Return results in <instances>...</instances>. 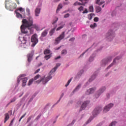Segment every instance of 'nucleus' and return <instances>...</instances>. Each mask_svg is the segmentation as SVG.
<instances>
[{
  "mask_svg": "<svg viewBox=\"0 0 126 126\" xmlns=\"http://www.w3.org/2000/svg\"><path fill=\"white\" fill-rule=\"evenodd\" d=\"M22 25L21 26V30L23 34H28V31L27 28L30 29L31 26L33 24V18L32 17H29L28 20L26 19H24L22 21Z\"/></svg>",
  "mask_w": 126,
  "mask_h": 126,
  "instance_id": "1",
  "label": "nucleus"
},
{
  "mask_svg": "<svg viewBox=\"0 0 126 126\" xmlns=\"http://www.w3.org/2000/svg\"><path fill=\"white\" fill-rule=\"evenodd\" d=\"M61 65V63H58L56 65V66L53 69H52L50 72L49 75L47 77H44L43 78L41 79L39 81H37L36 82H38V83H40L41 81H42L43 84H46L47 82L48 81H50L51 79H52V74L51 73H54V72H56V70L58 69V67Z\"/></svg>",
  "mask_w": 126,
  "mask_h": 126,
  "instance_id": "2",
  "label": "nucleus"
},
{
  "mask_svg": "<svg viewBox=\"0 0 126 126\" xmlns=\"http://www.w3.org/2000/svg\"><path fill=\"white\" fill-rule=\"evenodd\" d=\"M9 3H11L10 0H6L5 1V8L8 9V10H10V11H13L16 7H17V5L15 3H11V5H9Z\"/></svg>",
  "mask_w": 126,
  "mask_h": 126,
  "instance_id": "3",
  "label": "nucleus"
},
{
  "mask_svg": "<svg viewBox=\"0 0 126 126\" xmlns=\"http://www.w3.org/2000/svg\"><path fill=\"white\" fill-rule=\"evenodd\" d=\"M24 76H26V74H22L19 76V78H18L17 82L19 83L20 82V80H22V86L23 87H25L26 86V83H27V80H28V78L27 77H25L24 78H20L21 77H24Z\"/></svg>",
  "mask_w": 126,
  "mask_h": 126,
  "instance_id": "4",
  "label": "nucleus"
},
{
  "mask_svg": "<svg viewBox=\"0 0 126 126\" xmlns=\"http://www.w3.org/2000/svg\"><path fill=\"white\" fill-rule=\"evenodd\" d=\"M65 34H64V32H62V33L59 36V37H57L54 42L55 45H58L63 39L64 38Z\"/></svg>",
  "mask_w": 126,
  "mask_h": 126,
  "instance_id": "5",
  "label": "nucleus"
},
{
  "mask_svg": "<svg viewBox=\"0 0 126 126\" xmlns=\"http://www.w3.org/2000/svg\"><path fill=\"white\" fill-rule=\"evenodd\" d=\"M30 39V36L29 35H26L23 37V40L22 41L21 46L23 48H26L27 46V41Z\"/></svg>",
  "mask_w": 126,
  "mask_h": 126,
  "instance_id": "6",
  "label": "nucleus"
},
{
  "mask_svg": "<svg viewBox=\"0 0 126 126\" xmlns=\"http://www.w3.org/2000/svg\"><path fill=\"white\" fill-rule=\"evenodd\" d=\"M106 37L107 39H108L109 41H111V40L115 37V32H114L112 30L109 31L106 34Z\"/></svg>",
  "mask_w": 126,
  "mask_h": 126,
  "instance_id": "7",
  "label": "nucleus"
},
{
  "mask_svg": "<svg viewBox=\"0 0 126 126\" xmlns=\"http://www.w3.org/2000/svg\"><path fill=\"white\" fill-rule=\"evenodd\" d=\"M31 41H32V43H33L32 44V47L35 46L36 44H37V43H38V39L37 38L36 34H34L32 36Z\"/></svg>",
  "mask_w": 126,
  "mask_h": 126,
  "instance_id": "8",
  "label": "nucleus"
},
{
  "mask_svg": "<svg viewBox=\"0 0 126 126\" xmlns=\"http://www.w3.org/2000/svg\"><path fill=\"white\" fill-rule=\"evenodd\" d=\"M102 111V108L100 107H96L93 112V115L94 117H96L100 112Z\"/></svg>",
  "mask_w": 126,
  "mask_h": 126,
  "instance_id": "9",
  "label": "nucleus"
},
{
  "mask_svg": "<svg viewBox=\"0 0 126 126\" xmlns=\"http://www.w3.org/2000/svg\"><path fill=\"white\" fill-rule=\"evenodd\" d=\"M114 107V104L110 103L109 104L106 106L103 109V113H107V112H109L111 109V108Z\"/></svg>",
  "mask_w": 126,
  "mask_h": 126,
  "instance_id": "10",
  "label": "nucleus"
},
{
  "mask_svg": "<svg viewBox=\"0 0 126 126\" xmlns=\"http://www.w3.org/2000/svg\"><path fill=\"white\" fill-rule=\"evenodd\" d=\"M80 1H81L82 3L79 2H76L74 3V5H85L87 3V0H79Z\"/></svg>",
  "mask_w": 126,
  "mask_h": 126,
  "instance_id": "11",
  "label": "nucleus"
},
{
  "mask_svg": "<svg viewBox=\"0 0 126 126\" xmlns=\"http://www.w3.org/2000/svg\"><path fill=\"white\" fill-rule=\"evenodd\" d=\"M110 61H112V57H109L106 59L103 60L102 61V66H104V65H106V64H107V63H109V62H110Z\"/></svg>",
  "mask_w": 126,
  "mask_h": 126,
  "instance_id": "12",
  "label": "nucleus"
},
{
  "mask_svg": "<svg viewBox=\"0 0 126 126\" xmlns=\"http://www.w3.org/2000/svg\"><path fill=\"white\" fill-rule=\"evenodd\" d=\"M89 103H90V101H86L84 103H83L80 111H81L82 110H85V108H86V107H87V105H88V104H89Z\"/></svg>",
  "mask_w": 126,
  "mask_h": 126,
  "instance_id": "13",
  "label": "nucleus"
},
{
  "mask_svg": "<svg viewBox=\"0 0 126 126\" xmlns=\"http://www.w3.org/2000/svg\"><path fill=\"white\" fill-rule=\"evenodd\" d=\"M105 90H106V88L105 87H103L100 88L98 92L97 95H95L96 98H98L99 96H100V95H101V94H102V93H103V92H104V91H105Z\"/></svg>",
  "mask_w": 126,
  "mask_h": 126,
  "instance_id": "14",
  "label": "nucleus"
},
{
  "mask_svg": "<svg viewBox=\"0 0 126 126\" xmlns=\"http://www.w3.org/2000/svg\"><path fill=\"white\" fill-rule=\"evenodd\" d=\"M121 58H122L121 57H117V58H116L114 61H113V63H112L111 64H110L107 68V69H109V68H110V67H111V66H113V65H114V64H115V63H116V61H119V60H121Z\"/></svg>",
  "mask_w": 126,
  "mask_h": 126,
  "instance_id": "15",
  "label": "nucleus"
},
{
  "mask_svg": "<svg viewBox=\"0 0 126 126\" xmlns=\"http://www.w3.org/2000/svg\"><path fill=\"white\" fill-rule=\"evenodd\" d=\"M41 12V8L37 6L34 10V14L35 16H39L40 13Z\"/></svg>",
  "mask_w": 126,
  "mask_h": 126,
  "instance_id": "16",
  "label": "nucleus"
},
{
  "mask_svg": "<svg viewBox=\"0 0 126 126\" xmlns=\"http://www.w3.org/2000/svg\"><path fill=\"white\" fill-rule=\"evenodd\" d=\"M34 55V51H31V52L27 55L28 61L29 63H30L32 60V57Z\"/></svg>",
  "mask_w": 126,
  "mask_h": 126,
  "instance_id": "17",
  "label": "nucleus"
},
{
  "mask_svg": "<svg viewBox=\"0 0 126 126\" xmlns=\"http://www.w3.org/2000/svg\"><path fill=\"white\" fill-rule=\"evenodd\" d=\"M95 90H96V88H93L87 90L86 92L87 95H90V94H92V93H94V91H95Z\"/></svg>",
  "mask_w": 126,
  "mask_h": 126,
  "instance_id": "18",
  "label": "nucleus"
},
{
  "mask_svg": "<svg viewBox=\"0 0 126 126\" xmlns=\"http://www.w3.org/2000/svg\"><path fill=\"white\" fill-rule=\"evenodd\" d=\"M48 30H44L42 33H41V37H46L47 35H48Z\"/></svg>",
  "mask_w": 126,
  "mask_h": 126,
  "instance_id": "19",
  "label": "nucleus"
},
{
  "mask_svg": "<svg viewBox=\"0 0 126 126\" xmlns=\"http://www.w3.org/2000/svg\"><path fill=\"white\" fill-rule=\"evenodd\" d=\"M9 119V115H8V113L5 114V118H4V123L5 124L6 123V121H8Z\"/></svg>",
  "mask_w": 126,
  "mask_h": 126,
  "instance_id": "20",
  "label": "nucleus"
},
{
  "mask_svg": "<svg viewBox=\"0 0 126 126\" xmlns=\"http://www.w3.org/2000/svg\"><path fill=\"white\" fill-rule=\"evenodd\" d=\"M56 28H57V27L54 28V29H52L49 32L50 36H53L54 33H55V31H56Z\"/></svg>",
  "mask_w": 126,
  "mask_h": 126,
  "instance_id": "21",
  "label": "nucleus"
},
{
  "mask_svg": "<svg viewBox=\"0 0 126 126\" xmlns=\"http://www.w3.org/2000/svg\"><path fill=\"white\" fill-rule=\"evenodd\" d=\"M62 8H63V4L60 3L58 5V8H57V10H56L57 13H58V12L60 11V10L62 9Z\"/></svg>",
  "mask_w": 126,
  "mask_h": 126,
  "instance_id": "22",
  "label": "nucleus"
},
{
  "mask_svg": "<svg viewBox=\"0 0 126 126\" xmlns=\"http://www.w3.org/2000/svg\"><path fill=\"white\" fill-rule=\"evenodd\" d=\"M32 28H34L37 30V31H39V27L36 24L33 25V21H32V25L31 26Z\"/></svg>",
  "mask_w": 126,
  "mask_h": 126,
  "instance_id": "23",
  "label": "nucleus"
},
{
  "mask_svg": "<svg viewBox=\"0 0 126 126\" xmlns=\"http://www.w3.org/2000/svg\"><path fill=\"white\" fill-rule=\"evenodd\" d=\"M95 10L97 13H99V12H100L101 10H102V8H101L100 6H95Z\"/></svg>",
  "mask_w": 126,
  "mask_h": 126,
  "instance_id": "24",
  "label": "nucleus"
},
{
  "mask_svg": "<svg viewBox=\"0 0 126 126\" xmlns=\"http://www.w3.org/2000/svg\"><path fill=\"white\" fill-rule=\"evenodd\" d=\"M95 78H96V75L95 74L91 76V78H90L89 80V82H92V81H93V80H94Z\"/></svg>",
  "mask_w": 126,
  "mask_h": 126,
  "instance_id": "25",
  "label": "nucleus"
},
{
  "mask_svg": "<svg viewBox=\"0 0 126 126\" xmlns=\"http://www.w3.org/2000/svg\"><path fill=\"white\" fill-rule=\"evenodd\" d=\"M81 87V84H79L77 85V86L75 88V89L73 91V93H74V92L77 91Z\"/></svg>",
  "mask_w": 126,
  "mask_h": 126,
  "instance_id": "26",
  "label": "nucleus"
},
{
  "mask_svg": "<svg viewBox=\"0 0 126 126\" xmlns=\"http://www.w3.org/2000/svg\"><path fill=\"white\" fill-rule=\"evenodd\" d=\"M17 10H19V11H20L22 13L23 12L24 13H25V9L22 8V7H19V8H18L17 9V10H16V11Z\"/></svg>",
  "mask_w": 126,
  "mask_h": 126,
  "instance_id": "27",
  "label": "nucleus"
},
{
  "mask_svg": "<svg viewBox=\"0 0 126 126\" xmlns=\"http://www.w3.org/2000/svg\"><path fill=\"white\" fill-rule=\"evenodd\" d=\"M89 11L90 12H94V7H93V5L90 6L89 7Z\"/></svg>",
  "mask_w": 126,
  "mask_h": 126,
  "instance_id": "28",
  "label": "nucleus"
},
{
  "mask_svg": "<svg viewBox=\"0 0 126 126\" xmlns=\"http://www.w3.org/2000/svg\"><path fill=\"white\" fill-rule=\"evenodd\" d=\"M49 54H51V50H50L49 49H46L44 51V55H48Z\"/></svg>",
  "mask_w": 126,
  "mask_h": 126,
  "instance_id": "29",
  "label": "nucleus"
},
{
  "mask_svg": "<svg viewBox=\"0 0 126 126\" xmlns=\"http://www.w3.org/2000/svg\"><path fill=\"white\" fill-rule=\"evenodd\" d=\"M15 12L16 13V16L18 18H19V17H21V18H23L22 15H21V14L17 12V11H15Z\"/></svg>",
  "mask_w": 126,
  "mask_h": 126,
  "instance_id": "30",
  "label": "nucleus"
},
{
  "mask_svg": "<svg viewBox=\"0 0 126 126\" xmlns=\"http://www.w3.org/2000/svg\"><path fill=\"white\" fill-rule=\"evenodd\" d=\"M51 57H52V54H49L48 55H45L44 56V59H45V60L46 61H48V60H49V59H51Z\"/></svg>",
  "mask_w": 126,
  "mask_h": 126,
  "instance_id": "31",
  "label": "nucleus"
},
{
  "mask_svg": "<svg viewBox=\"0 0 126 126\" xmlns=\"http://www.w3.org/2000/svg\"><path fill=\"white\" fill-rule=\"evenodd\" d=\"M90 27L91 28H92V29H94L95 27H97V24H96V23H94L93 25H91Z\"/></svg>",
  "mask_w": 126,
  "mask_h": 126,
  "instance_id": "32",
  "label": "nucleus"
},
{
  "mask_svg": "<svg viewBox=\"0 0 126 126\" xmlns=\"http://www.w3.org/2000/svg\"><path fill=\"white\" fill-rule=\"evenodd\" d=\"M64 26V25H61L60 27H58L56 31H59V30H61V29H63V28Z\"/></svg>",
  "mask_w": 126,
  "mask_h": 126,
  "instance_id": "33",
  "label": "nucleus"
},
{
  "mask_svg": "<svg viewBox=\"0 0 126 126\" xmlns=\"http://www.w3.org/2000/svg\"><path fill=\"white\" fill-rule=\"evenodd\" d=\"M33 81H34V79H31V80H30L29 81V83L28 84L29 85V86H30V85H31V84H32V83H33Z\"/></svg>",
  "mask_w": 126,
  "mask_h": 126,
  "instance_id": "34",
  "label": "nucleus"
},
{
  "mask_svg": "<svg viewBox=\"0 0 126 126\" xmlns=\"http://www.w3.org/2000/svg\"><path fill=\"white\" fill-rule=\"evenodd\" d=\"M62 55H66L67 54V51L66 50L64 49L62 51Z\"/></svg>",
  "mask_w": 126,
  "mask_h": 126,
  "instance_id": "35",
  "label": "nucleus"
},
{
  "mask_svg": "<svg viewBox=\"0 0 126 126\" xmlns=\"http://www.w3.org/2000/svg\"><path fill=\"white\" fill-rule=\"evenodd\" d=\"M78 10L81 12L82 11H83V10L84 9V7L83 6H81L78 8Z\"/></svg>",
  "mask_w": 126,
  "mask_h": 126,
  "instance_id": "36",
  "label": "nucleus"
},
{
  "mask_svg": "<svg viewBox=\"0 0 126 126\" xmlns=\"http://www.w3.org/2000/svg\"><path fill=\"white\" fill-rule=\"evenodd\" d=\"M100 2V0H97L96 1V3L97 4H99V5H102V4H103L104 1H101L99 3V2Z\"/></svg>",
  "mask_w": 126,
  "mask_h": 126,
  "instance_id": "37",
  "label": "nucleus"
},
{
  "mask_svg": "<svg viewBox=\"0 0 126 126\" xmlns=\"http://www.w3.org/2000/svg\"><path fill=\"white\" fill-rule=\"evenodd\" d=\"M116 125H117V122L114 121L111 123L109 126H116Z\"/></svg>",
  "mask_w": 126,
  "mask_h": 126,
  "instance_id": "38",
  "label": "nucleus"
},
{
  "mask_svg": "<svg viewBox=\"0 0 126 126\" xmlns=\"http://www.w3.org/2000/svg\"><path fill=\"white\" fill-rule=\"evenodd\" d=\"M15 101H16V97H14L11 100L10 103H13V102H15Z\"/></svg>",
  "mask_w": 126,
  "mask_h": 126,
  "instance_id": "39",
  "label": "nucleus"
},
{
  "mask_svg": "<svg viewBox=\"0 0 126 126\" xmlns=\"http://www.w3.org/2000/svg\"><path fill=\"white\" fill-rule=\"evenodd\" d=\"M71 82V79H69L67 82L66 84L65 85V87H67L68 85H69V83Z\"/></svg>",
  "mask_w": 126,
  "mask_h": 126,
  "instance_id": "40",
  "label": "nucleus"
},
{
  "mask_svg": "<svg viewBox=\"0 0 126 126\" xmlns=\"http://www.w3.org/2000/svg\"><path fill=\"white\" fill-rule=\"evenodd\" d=\"M93 119V117L90 118L89 120L86 122V125H88L92 121Z\"/></svg>",
  "mask_w": 126,
  "mask_h": 126,
  "instance_id": "41",
  "label": "nucleus"
},
{
  "mask_svg": "<svg viewBox=\"0 0 126 126\" xmlns=\"http://www.w3.org/2000/svg\"><path fill=\"white\" fill-rule=\"evenodd\" d=\"M25 116H26V113H25L23 115H22L21 116V117L20 118L19 122H21V119H22L23 118H24V117H25Z\"/></svg>",
  "mask_w": 126,
  "mask_h": 126,
  "instance_id": "42",
  "label": "nucleus"
},
{
  "mask_svg": "<svg viewBox=\"0 0 126 126\" xmlns=\"http://www.w3.org/2000/svg\"><path fill=\"white\" fill-rule=\"evenodd\" d=\"M40 76H41L40 75H37L34 77V80H37V79H38Z\"/></svg>",
  "mask_w": 126,
  "mask_h": 126,
  "instance_id": "43",
  "label": "nucleus"
},
{
  "mask_svg": "<svg viewBox=\"0 0 126 126\" xmlns=\"http://www.w3.org/2000/svg\"><path fill=\"white\" fill-rule=\"evenodd\" d=\"M94 20V22H98V21H99V18H98V17H95Z\"/></svg>",
  "mask_w": 126,
  "mask_h": 126,
  "instance_id": "44",
  "label": "nucleus"
},
{
  "mask_svg": "<svg viewBox=\"0 0 126 126\" xmlns=\"http://www.w3.org/2000/svg\"><path fill=\"white\" fill-rule=\"evenodd\" d=\"M67 17H69V13H67V14H65L64 16V18H67Z\"/></svg>",
  "mask_w": 126,
  "mask_h": 126,
  "instance_id": "45",
  "label": "nucleus"
},
{
  "mask_svg": "<svg viewBox=\"0 0 126 126\" xmlns=\"http://www.w3.org/2000/svg\"><path fill=\"white\" fill-rule=\"evenodd\" d=\"M83 13L84 14V13H88V10L87 8H85V10L83 12Z\"/></svg>",
  "mask_w": 126,
  "mask_h": 126,
  "instance_id": "46",
  "label": "nucleus"
},
{
  "mask_svg": "<svg viewBox=\"0 0 126 126\" xmlns=\"http://www.w3.org/2000/svg\"><path fill=\"white\" fill-rule=\"evenodd\" d=\"M58 20H59V19L58 18H56V20L54 21L52 23V24H55V23L57 22Z\"/></svg>",
  "mask_w": 126,
  "mask_h": 126,
  "instance_id": "47",
  "label": "nucleus"
},
{
  "mask_svg": "<svg viewBox=\"0 0 126 126\" xmlns=\"http://www.w3.org/2000/svg\"><path fill=\"white\" fill-rule=\"evenodd\" d=\"M63 94H61V96L60 98L59 99V100L58 101L57 103H59L61 101V99H62V98H63Z\"/></svg>",
  "mask_w": 126,
  "mask_h": 126,
  "instance_id": "48",
  "label": "nucleus"
},
{
  "mask_svg": "<svg viewBox=\"0 0 126 126\" xmlns=\"http://www.w3.org/2000/svg\"><path fill=\"white\" fill-rule=\"evenodd\" d=\"M26 11L28 13V14H30V9L28 8L26 9Z\"/></svg>",
  "mask_w": 126,
  "mask_h": 126,
  "instance_id": "49",
  "label": "nucleus"
},
{
  "mask_svg": "<svg viewBox=\"0 0 126 126\" xmlns=\"http://www.w3.org/2000/svg\"><path fill=\"white\" fill-rule=\"evenodd\" d=\"M34 98V97L33 96H32L29 100V103H30V102H32L33 101V99Z\"/></svg>",
  "mask_w": 126,
  "mask_h": 126,
  "instance_id": "50",
  "label": "nucleus"
},
{
  "mask_svg": "<svg viewBox=\"0 0 126 126\" xmlns=\"http://www.w3.org/2000/svg\"><path fill=\"white\" fill-rule=\"evenodd\" d=\"M31 119H32V117H30L28 118V120H27V123H29V122H30V121H31Z\"/></svg>",
  "mask_w": 126,
  "mask_h": 126,
  "instance_id": "51",
  "label": "nucleus"
},
{
  "mask_svg": "<svg viewBox=\"0 0 126 126\" xmlns=\"http://www.w3.org/2000/svg\"><path fill=\"white\" fill-rule=\"evenodd\" d=\"M75 39V38L74 37H72L71 38H70L69 41H71V42H73V41Z\"/></svg>",
  "mask_w": 126,
  "mask_h": 126,
  "instance_id": "52",
  "label": "nucleus"
},
{
  "mask_svg": "<svg viewBox=\"0 0 126 126\" xmlns=\"http://www.w3.org/2000/svg\"><path fill=\"white\" fill-rule=\"evenodd\" d=\"M93 60H94L93 57H91L90 58V59H89V62H93Z\"/></svg>",
  "mask_w": 126,
  "mask_h": 126,
  "instance_id": "53",
  "label": "nucleus"
},
{
  "mask_svg": "<svg viewBox=\"0 0 126 126\" xmlns=\"http://www.w3.org/2000/svg\"><path fill=\"white\" fill-rule=\"evenodd\" d=\"M87 51H88V50H87L86 51V52L83 53L82 54H81V55L80 56V57H83V56H84V54H85V53H86V52H87Z\"/></svg>",
  "mask_w": 126,
  "mask_h": 126,
  "instance_id": "54",
  "label": "nucleus"
},
{
  "mask_svg": "<svg viewBox=\"0 0 126 126\" xmlns=\"http://www.w3.org/2000/svg\"><path fill=\"white\" fill-rule=\"evenodd\" d=\"M39 71H40V69H38L37 70H36L35 71V72H34V73H38V72H39Z\"/></svg>",
  "mask_w": 126,
  "mask_h": 126,
  "instance_id": "55",
  "label": "nucleus"
},
{
  "mask_svg": "<svg viewBox=\"0 0 126 126\" xmlns=\"http://www.w3.org/2000/svg\"><path fill=\"white\" fill-rule=\"evenodd\" d=\"M61 0H54V2H59Z\"/></svg>",
  "mask_w": 126,
  "mask_h": 126,
  "instance_id": "56",
  "label": "nucleus"
},
{
  "mask_svg": "<svg viewBox=\"0 0 126 126\" xmlns=\"http://www.w3.org/2000/svg\"><path fill=\"white\" fill-rule=\"evenodd\" d=\"M10 104H11V103H10V102H9V103H8L7 104V105H6V107H8V106H9V105H10Z\"/></svg>",
  "mask_w": 126,
  "mask_h": 126,
  "instance_id": "57",
  "label": "nucleus"
},
{
  "mask_svg": "<svg viewBox=\"0 0 126 126\" xmlns=\"http://www.w3.org/2000/svg\"><path fill=\"white\" fill-rule=\"evenodd\" d=\"M59 59H61V56H58L55 58V60H59Z\"/></svg>",
  "mask_w": 126,
  "mask_h": 126,
  "instance_id": "58",
  "label": "nucleus"
},
{
  "mask_svg": "<svg viewBox=\"0 0 126 126\" xmlns=\"http://www.w3.org/2000/svg\"><path fill=\"white\" fill-rule=\"evenodd\" d=\"M16 1H17V3L18 4H20V3L19 2V0H15Z\"/></svg>",
  "mask_w": 126,
  "mask_h": 126,
  "instance_id": "59",
  "label": "nucleus"
},
{
  "mask_svg": "<svg viewBox=\"0 0 126 126\" xmlns=\"http://www.w3.org/2000/svg\"><path fill=\"white\" fill-rule=\"evenodd\" d=\"M72 123H73V124H74V123H75V120H73V121H72Z\"/></svg>",
  "mask_w": 126,
  "mask_h": 126,
  "instance_id": "60",
  "label": "nucleus"
},
{
  "mask_svg": "<svg viewBox=\"0 0 126 126\" xmlns=\"http://www.w3.org/2000/svg\"><path fill=\"white\" fill-rule=\"evenodd\" d=\"M60 49H61V46L59 47H58V48H57V50H60Z\"/></svg>",
  "mask_w": 126,
  "mask_h": 126,
  "instance_id": "61",
  "label": "nucleus"
},
{
  "mask_svg": "<svg viewBox=\"0 0 126 126\" xmlns=\"http://www.w3.org/2000/svg\"><path fill=\"white\" fill-rule=\"evenodd\" d=\"M114 12H113V13H112V16H114V14H113L114 13Z\"/></svg>",
  "mask_w": 126,
  "mask_h": 126,
  "instance_id": "62",
  "label": "nucleus"
},
{
  "mask_svg": "<svg viewBox=\"0 0 126 126\" xmlns=\"http://www.w3.org/2000/svg\"><path fill=\"white\" fill-rule=\"evenodd\" d=\"M78 104H80V101L78 102Z\"/></svg>",
  "mask_w": 126,
  "mask_h": 126,
  "instance_id": "63",
  "label": "nucleus"
},
{
  "mask_svg": "<svg viewBox=\"0 0 126 126\" xmlns=\"http://www.w3.org/2000/svg\"><path fill=\"white\" fill-rule=\"evenodd\" d=\"M102 6V7H104L105 6V5H103Z\"/></svg>",
  "mask_w": 126,
  "mask_h": 126,
  "instance_id": "64",
  "label": "nucleus"
}]
</instances>
